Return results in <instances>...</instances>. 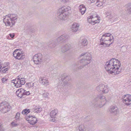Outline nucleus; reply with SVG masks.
<instances>
[{
	"label": "nucleus",
	"mask_w": 131,
	"mask_h": 131,
	"mask_svg": "<svg viewBox=\"0 0 131 131\" xmlns=\"http://www.w3.org/2000/svg\"><path fill=\"white\" fill-rule=\"evenodd\" d=\"M105 68L108 73L118 74L121 72V63L118 60L112 59L108 61L105 65Z\"/></svg>",
	"instance_id": "nucleus-1"
},
{
	"label": "nucleus",
	"mask_w": 131,
	"mask_h": 131,
	"mask_svg": "<svg viewBox=\"0 0 131 131\" xmlns=\"http://www.w3.org/2000/svg\"><path fill=\"white\" fill-rule=\"evenodd\" d=\"M83 57V58L81 59L79 61V62L82 65L80 66L77 65L78 69H80L84 67L89 64L91 61L92 58L91 55L88 52H84L82 53L80 55L81 58Z\"/></svg>",
	"instance_id": "nucleus-2"
},
{
	"label": "nucleus",
	"mask_w": 131,
	"mask_h": 131,
	"mask_svg": "<svg viewBox=\"0 0 131 131\" xmlns=\"http://www.w3.org/2000/svg\"><path fill=\"white\" fill-rule=\"evenodd\" d=\"M101 44L104 46H108L112 44L114 41V38L112 35L110 33H106L103 35L101 39Z\"/></svg>",
	"instance_id": "nucleus-3"
},
{
	"label": "nucleus",
	"mask_w": 131,
	"mask_h": 131,
	"mask_svg": "<svg viewBox=\"0 0 131 131\" xmlns=\"http://www.w3.org/2000/svg\"><path fill=\"white\" fill-rule=\"evenodd\" d=\"M17 19L16 15L12 14L6 16L3 19V21L6 25L12 26L15 24V21Z\"/></svg>",
	"instance_id": "nucleus-4"
},
{
	"label": "nucleus",
	"mask_w": 131,
	"mask_h": 131,
	"mask_svg": "<svg viewBox=\"0 0 131 131\" xmlns=\"http://www.w3.org/2000/svg\"><path fill=\"white\" fill-rule=\"evenodd\" d=\"M95 101H98L97 106L100 107H101L106 104V101L105 97L101 95H97L95 99Z\"/></svg>",
	"instance_id": "nucleus-5"
},
{
	"label": "nucleus",
	"mask_w": 131,
	"mask_h": 131,
	"mask_svg": "<svg viewBox=\"0 0 131 131\" xmlns=\"http://www.w3.org/2000/svg\"><path fill=\"white\" fill-rule=\"evenodd\" d=\"M96 90L101 93H107L109 91L108 86L105 85L103 84H101L96 87Z\"/></svg>",
	"instance_id": "nucleus-6"
},
{
	"label": "nucleus",
	"mask_w": 131,
	"mask_h": 131,
	"mask_svg": "<svg viewBox=\"0 0 131 131\" xmlns=\"http://www.w3.org/2000/svg\"><path fill=\"white\" fill-rule=\"evenodd\" d=\"M19 49H16L13 52V54L14 57L16 59L18 60H22L25 58L24 54L21 52H19Z\"/></svg>",
	"instance_id": "nucleus-7"
},
{
	"label": "nucleus",
	"mask_w": 131,
	"mask_h": 131,
	"mask_svg": "<svg viewBox=\"0 0 131 131\" xmlns=\"http://www.w3.org/2000/svg\"><path fill=\"white\" fill-rule=\"evenodd\" d=\"M10 106L8 103H2L0 106V111L3 113H6L10 110Z\"/></svg>",
	"instance_id": "nucleus-8"
},
{
	"label": "nucleus",
	"mask_w": 131,
	"mask_h": 131,
	"mask_svg": "<svg viewBox=\"0 0 131 131\" xmlns=\"http://www.w3.org/2000/svg\"><path fill=\"white\" fill-rule=\"evenodd\" d=\"M14 80L15 82L14 83L16 84L15 86L17 88L21 87L22 85H24L25 83V78H20L19 76L17 77V78L13 80L12 81H14Z\"/></svg>",
	"instance_id": "nucleus-9"
},
{
	"label": "nucleus",
	"mask_w": 131,
	"mask_h": 131,
	"mask_svg": "<svg viewBox=\"0 0 131 131\" xmlns=\"http://www.w3.org/2000/svg\"><path fill=\"white\" fill-rule=\"evenodd\" d=\"M61 79L64 85H68L70 84L69 82L71 80L70 77L66 74H62L61 77Z\"/></svg>",
	"instance_id": "nucleus-10"
},
{
	"label": "nucleus",
	"mask_w": 131,
	"mask_h": 131,
	"mask_svg": "<svg viewBox=\"0 0 131 131\" xmlns=\"http://www.w3.org/2000/svg\"><path fill=\"white\" fill-rule=\"evenodd\" d=\"M42 56V54L38 53L35 54L33 57V59L35 63L37 64L40 63L43 60Z\"/></svg>",
	"instance_id": "nucleus-11"
},
{
	"label": "nucleus",
	"mask_w": 131,
	"mask_h": 131,
	"mask_svg": "<svg viewBox=\"0 0 131 131\" xmlns=\"http://www.w3.org/2000/svg\"><path fill=\"white\" fill-rule=\"evenodd\" d=\"M100 19L97 17L95 16L94 15L91 16L88 18V22L93 25H94L96 23H99Z\"/></svg>",
	"instance_id": "nucleus-12"
},
{
	"label": "nucleus",
	"mask_w": 131,
	"mask_h": 131,
	"mask_svg": "<svg viewBox=\"0 0 131 131\" xmlns=\"http://www.w3.org/2000/svg\"><path fill=\"white\" fill-rule=\"evenodd\" d=\"M123 101L125 105L128 106L131 104V95L130 94L124 95L122 97Z\"/></svg>",
	"instance_id": "nucleus-13"
},
{
	"label": "nucleus",
	"mask_w": 131,
	"mask_h": 131,
	"mask_svg": "<svg viewBox=\"0 0 131 131\" xmlns=\"http://www.w3.org/2000/svg\"><path fill=\"white\" fill-rule=\"evenodd\" d=\"M25 119L26 120L28 121L29 123L31 125L35 124L37 123V122L36 118L31 116H26Z\"/></svg>",
	"instance_id": "nucleus-14"
},
{
	"label": "nucleus",
	"mask_w": 131,
	"mask_h": 131,
	"mask_svg": "<svg viewBox=\"0 0 131 131\" xmlns=\"http://www.w3.org/2000/svg\"><path fill=\"white\" fill-rule=\"evenodd\" d=\"M58 10L60 12H61L68 15L71 12V8L69 6H64L59 8Z\"/></svg>",
	"instance_id": "nucleus-15"
},
{
	"label": "nucleus",
	"mask_w": 131,
	"mask_h": 131,
	"mask_svg": "<svg viewBox=\"0 0 131 131\" xmlns=\"http://www.w3.org/2000/svg\"><path fill=\"white\" fill-rule=\"evenodd\" d=\"M57 17L58 18L61 20H65L68 18V15L62 12H60L58 10L57 14Z\"/></svg>",
	"instance_id": "nucleus-16"
},
{
	"label": "nucleus",
	"mask_w": 131,
	"mask_h": 131,
	"mask_svg": "<svg viewBox=\"0 0 131 131\" xmlns=\"http://www.w3.org/2000/svg\"><path fill=\"white\" fill-rule=\"evenodd\" d=\"M71 48V45L69 43H67L62 46L60 49L61 51L63 53H65L70 49Z\"/></svg>",
	"instance_id": "nucleus-17"
},
{
	"label": "nucleus",
	"mask_w": 131,
	"mask_h": 131,
	"mask_svg": "<svg viewBox=\"0 0 131 131\" xmlns=\"http://www.w3.org/2000/svg\"><path fill=\"white\" fill-rule=\"evenodd\" d=\"M109 111L111 113L114 115H116L119 113V109L116 106H111Z\"/></svg>",
	"instance_id": "nucleus-18"
},
{
	"label": "nucleus",
	"mask_w": 131,
	"mask_h": 131,
	"mask_svg": "<svg viewBox=\"0 0 131 131\" xmlns=\"http://www.w3.org/2000/svg\"><path fill=\"white\" fill-rule=\"evenodd\" d=\"M39 82L42 85L47 86L49 84V82L47 78L45 77H41L39 78Z\"/></svg>",
	"instance_id": "nucleus-19"
},
{
	"label": "nucleus",
	"mask_w": 131,
	"mask_h": 131,
	"mask_svg": "<svg viewBox=\"0 0 131 131\" xmlns=\"http://www.w3.org/2000/svg\"><path fill=\"white\" fill-rule=\"evenodd\" d=\"M26 90L24 89L21 88L18 89L16 92V94L17 96L20 98H21L23 95H24V91Z\"/></svg>",
	"instance_id": "nucleus-20"
},
{
	"label": "nucleus",
	"mask_w": 131,
	"mask_h": 131,
	"mask_svg": "<svg viewBox=\"0 0 131 131\" xmlns=\"http://www.w3.org/2000/svg\"><path fill=\"white\" fill-rule=\"evenodd\" d=\"M79 24L77 23H74L73 24L72 26L71 29L73 32H75L78 30L79 26Z\"/></svg>",
	"instance_id": "nucleus-21"
},
{
	"label": "nucleus",
	"mask_w": 131,
	"mask_h": 131,
	"mask_svg": "<svg viewBox=\"0 0 131 131\" xmlns=\"http://www.w3.org/2000/svg\"><path fill=\"white\" fill-rule=\"evenodd\" d=\"M31 110L32 112L38 113L42 111V108H41L39 106H36L34 108L32 109Z\"/></svg>",
	"instance_id": "nucleus-22"
},
{
	"label": "nucleus",
	"mask_w": 131,
	"mask_h": 131,
	"mask_svg": "<svg viewBox=\"0 0 131 131\" xmlns=\"http://www.w3.org/2000/svg\"><path fill=\"white\" fill-rule=\"evenodd\" d=\"M86 10L85 6L83 5H80L79 6V11L82 15L84 14Z\"/></svg>",
	"instance_id": "nucleus-23"
},
{
	"label": "nucleus",
	"mask_w": 131,
	"mask_h": 131,
	"mask_svg": "<svg viewBox=\"0 0 131 131\" xmlns=\"http://www.w3.org/2000/svg\"><path fill=\"white\" fill-rule=\"evenodd\" d=\"M105 3L104 0H97L95 4L98 7H100L102 6Z\"/></svg>",
	"instance_id": "nucleus-24"
},
{
	"label": "nucleus",
	"mask_w": 131,
	"mask_h": 131,
	"mask_svg": "<svg viewBox=\"0 0 131 131\" xmlns=\"http://www.w3.org/2000/svg\"><path fill=\"white\" fill-rule=\"evenodd\" d=\"M58 113L57 110H52L50 113V116L51 118H54L56 116Z\"/></svg>",
	"instance_id": "nucleus-25"
},
{
	"label": "nucleus",
	"mask_w": 131,
	"mask_h": 131,
	"mask_svg": "<svg viewBox=\"0 0 131 131\" xmlns=\"http://www.w3.org/2000/svg\"><path fill=\"white\" fill-rule=\"evenodd\" d=\"M127 10L128 13L129 14H131V4L128 3L126 6Z\"/></svg>",
	"instance_id": "nucleus-26"
},
{
	"label": "nucleus",
	"mask_w": 131,
	"mask_h": 131,
	"mask_svg": "<svg viewBox=\"0 0 131 131\" xmlns=\"http://www.w3.org/2000/svg\"><path fill=\"white\" fill-rule=\"evenodd\" d=\"M35 83H29L27 84V86L29 88H34L35 86Z\"/></svg>",
	"instance_id": "nucleus-27"
},
{
	"label": "nucleus",
	"mask_w": 131,
	"mask_h": 131,
	"mask_svg": "<svg viewBox=\"0 0 131 131\" xmlns=\"http://www.w3.org/2000/svg\"><path fill=\"white\" fill-rule=\"evenodd\" d=\"M61 36L63 42L67 40L68 38V36L67 35H63Z\"/></svg>",
	"instance_id": "nucleus-28"
},
{
	"label": "nucleus",
	"mask_w": 131,
	"mask_h": 131,
	"mask_svg": "<svg viewBox=\"0 0 131 131\" xmlns=\"http://www.w3.org/2000/svg\"><path fill=\"white\" fill-rule=\"evenodd\" d=\"M30 112V110L27 109L23 110L22 112V114L24 115H26Z\"/></svg>",
	"instance_id": "nucleus-29"
},
{
	"label": "nucleus",
	"mask_w": 131,
	"mask_h": 131,
	"mask_svg": "<svg viewBox=\"0 0 131 131\" xmlns=\"http://www.w3.org/2000/svg\"><path fill=\"white\" fill-rule=\"evenodd\" d=\"M79 131H85L86 129L84 126L83 125H80L78 128Z\"/></svg>",
	"instance_id": "nucleus-30"
},
{
	"label": "nucleus",
	"mask_w": 131,
	"mask_h": 131,
	"mask_svg": "<svg viewBox=\"0 0 131 131\" xmlns=\"http://www.w3.org/2000/svg\"><path fill=\"white\" fill-rule=\"evenodd\" d=\"M88 43L87 40L86 39H83L81 42V45L82 46H86L88 44Z\"/></svg>",
	"instance_id": "nucleus-31"
},
{
	"label": "nucleus",
	"mask_w": 131,
	"mask_h": 131,
	"mask_svg": "<svg viewBox=\"0 0 131 131\" xmlns=\"http://www.w3.org/2000/svg\"><path fill=\"white\" fill-rule=\"evenodd\" d=\"M57 41L59 43L63 42L61 36L57 38Z\"/></svg>",
	"instance_id": "nucleus-32"
},
{
	"label": "nucleus",
	"mask_w": 131,
	"mask_h": 131,
	"mask_svg": "<svg viewBox=\"0 0 131 131\" xmlns=\"http://www.w3.org/2000/svg\"><path fill=\"white\" fill-rule=\"evenodd\" d=\"M121 50L122 51L124 52L127 50V47L126 46H123L121 47Z\"/></svg>",
	"instance_id": "nucleus-33"
},
{
	"label": "nucleus",
	"mask_w": 131,
	"mask_h": 131,
	"mask_svg": "<svg viewBox=\"0 0 131 131\" xmlns=\"http://www.w3.org/2000/svg\"><path fill=\"white\" fill-rule=\"evenodd\" d=\"M8 79L6 78H4L1 79V81L3 83H6Z\"/></svg>",
	"instance_id": "nucleus-34"
},
{
	"label": "nucleus",
	"mask_w": 131,
	"mask_h": 131,
	"mask_svg": "<svg viewBox=\"0 0 131 131\" xmlns=\"http://www.w3.org/2000/svg\"><path fill=\"white\" fill-rule=\"evenodd\" d=\"M43 96L44 97L48 98L49 97V94L47 92L43 94Z\"/></svg>",
	"instance_id": "nucleus-35"
},
{
	"label": "nucleus",
	"mask_w": 131,
	"mask_h": 131,
	"mask_svg": "<svg viewBox=\"0 0 131 131\" xmlns=\"http://www.w3.org/2000/svg\"><path fill=\"white\" fill-rule=\"evenodd\" d=\"M20 114L18 113H17L15 117V118L17 120L19 119L20 117Z\"/></svg>",
	"instance_id": "nucleus-36"
},
{
	"label": "nucleus",
	"mask_w": 131,
	"mask_h": 131,
	"mask_svg": "<svg viewBox=\"0 0 131 131\" xmlns=\"http://www.w3.org/2000/svg\"><path fill=\"white\" fill-rule=\"evenodd\" d=\"M115 16V15L112 14H111L107 18L109 19H112L114 18Z\"/></svg>",
	"instance_id": "nucleus-37"
},
{
	"label": "nucleus",
	"mask_w": 131,
	"mask_h": 131,
	"mask_svg": "<svg viewBox=\"0 0 131 131\" xmlns=\"http://www.w3.org/2000/svg\"><path fill=\"white\" fill-rule=\"evenodd\" d=\"M24 95H28L30 94L29 91H24Z\"/></svg>",
	"instance_id": "nucleus-38"
},
{
	"label": "nucleus",
	"mask_w": 131,
	"mask_h": 131,
	"mask_svg": "<svg viewBox=\"0 0 131 131\" xmlns=\"http://www.w3.org/2000/svg\"><path fill=\"white\" fill-rule=\"evenodd\" d=\"M112 14L110 12H107L106 14V17H107V18L111 14Z\"/></svg>",
	"instance_id": "nucleus-39"
},
{
	"label": "nucleus",
	"mask_w": 131,
	"mask_h": 131,
	"mask_svg": "<svg viewBox=\"0 0 131 131\" xmlns=\"http://www.w3.org/2000/svg\"><path fill=\"white\" fill-rule=\"evenodd\" d=\"M0 130H2V131H3L4 130V129L3 128L2 124H0Z\"/></svg>",
	"instance_id": "nucleus-40"
},
{
	"label": "nucleus",
	"mask_w": 131,
	"mask_h": 131,
	"mask_svg": "<svg viewBox=\"0 0 131 131\" xmlns=\"http://www.w3.org/2000/svg\"><path fill=\"white\" fill-rule=\"evenodd\" d=\"M64 3H67L69 0H61Z\"/></svg>",
	"instance_id": "nucleus-41"
},
{
	"label": "nucleus",
	"mask_w": 131,
	"mask_h": 131,
	"mask_svg": "<svg viewBox=\"0 0 131 131\" xmlns=\"http://www.w3.org/2000/svg\"><path fill=\"white\" fill-rule=\"evenodd\" d=\"M74 117H75V119H76V118H78V116H74V115H73V116H72V118L73 119H74Z\"/></svg>",
	"instance_id": "nucleus-42"
},
{
	"label": "nucleus",
	"mask_w": 131,
	"mask_h": 131,
	"mask_svg": "<svg viewBox=\"0 0 131 131\" xmlns=\"http://www.w3.org/2000/svg\"><path fill=\"white\" fill-rule=\"evenodd\" d=\"M9 35L12 38H13L14 36V34L13 35L12 34H9Z\"/></svg>",
	"instance_id": "nucleus-43"
},
{
	"label": "nucleus",
	"mask_w": 131,
	"mask_h": 131,
	"mask_svg": "<svg viewBox=\"0 0 131 131\" xmlns=\"http://www.w3.org/2000/svg\"><path fill=\"white\" fill-rule=\"evenodd\" d=\"M12 125L14 126H16L17 125V124L14 123V122H13L12 123Z\"/></svg>",
	"instance_id": "nucleus-44"
},
{
	"label": "nucleus",
	"mask_w": 131,
	"mask_h": 131,
	"mask_svg": "<svg viewBox=\"0 0 131 131\" xmlns=\"http://www.w3.org/2000/svg\"><path fill=\"white\" fill-rule=\"evenodd\" d=\"M115 16L114 18V20L113 21H117V18L116 17H115Z\"/></svg>",
	"instance_id": "nucleus-45"
},
{
	"label": "nucleus",
	"mask_w": 131,
	"mask_h": 131,
	"mask_svg": "<svg viewBox=\"0 0 131 131\" xmlns=\"http://www.w3.org/2000/svg\"><path fill=\"white\" fill-rule=\"evenodd\" d=\"M91 2L92 3H93L95 2V0H90Z\"/></svg>",
	"instance_id": "nucleus-46"
},
{
	"label": "nucleus",
	"mask_w": 131,
	"mask_h": 131,
	"mask_svg": "<svg viewBox=\"0 0 131 131\" xmlns=\"http://www.w3.org/2000/svg\"><path fill=\"white\" fill-rule=\"evenodd\" d=\"M4 70L5 71H7V70L8 69H7H7H4Z\"/></svg>",
	"instance_id": "nucleus-47"
},
{
	"label": "nucleus",
	"mask_w": 131,
	"mask_h": 131,
	"mask_svg": "<svg viewBox=\"0 0 131 131\" xmlns=\"http://www.w3.org/2000/svg\"><path fill=\"white\" fill-rule=\"evenodd\" d=\"M130 131H131V130Z\"/></svg>",
	"instance_id": "nucleus-48"
}]
</instances>
